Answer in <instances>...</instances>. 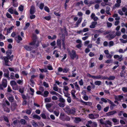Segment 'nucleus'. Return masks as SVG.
Masks as SVG:
<instances>
[{"mask_svg": "<svg viewBox=\"0 0 127 127\" xmlns=\"http://www.w3.org/2000/svg\"><path fill=\"white\" fill-rule=\"evenodd\" d=\"M29 44L30 46L24 45V48L28 51H30L33 49H35L39 45V42L38 40H32Z\"/></svg>", "mask_w": 127, "mask_h": 127, "instance_id": "1", "label": "nucleus"}, {"mask_svg": "<svg viewBox=\"0 0 127 127\" xmlns=\"http://www.w3.org/2000/svg\"><path fill=\"white\" fill-rule=\"evenodd\" d=\"M65 109L66 110L65 112L69 115H74L76 112L75 109V108L73 107L70 108L68 106H66Z\"/></svg>", "mask_w": 127, "mask_h": 127, "instance_id": "2", "label": "nucleus"}, {"mask_svg": "<svg viewBox=\"0 0 127 127\" xmlns=\"http://www.w3.org/2000/svg\"><path fill=\"white\" fill-rule=\"evenodd\" d=\"M68 53L71 59L74 60L75 58H76V59H78V56L76 54L75 50H72L71 51L69 50L68 51Z\"/></svg>", "mask_w": 127, "mask_h": 127, "instance_id": "3", "label": "nucleus"}, {"mask_svg": "<svg viewBox=\"0 0 127 127\" xmlns=\"http://www.w3.org/2000/svg\"><path fill=\"white\" fill-rule=\"evenodd\" d=\"M60 97L59 99V101L60 102L58 105L59 106L61 107H63L65 106V100L61 96H59Z\"/></svg>", "mask_w": 127, "mask_h": 127, "instance_id": "4", "label": "nucleus"}, {"mask_svg": "<svg viewBox=\"0 0 127 127\" xmlns=\"http://www.w3.org/2000/svg\"><path fill=\"white\" fill-rule=\"evenodd\" d=\"M60 119L63 121H69L70 120V117L68 116L65 115L64 114H61L60 117Z\"/></svg>", "mask_w": 127, "mask_h": 127, "instance_id": "5", "label": "nucleus"}, {"mask_svg": "<svg viewBox=\"0 0 127 127\" xmlns=\"http://www.w3.org/2000/svg\"><path fill=\"white\" fill-rule=\"evenodd\" d=\"M8 11L11 14H14L16 15H18L19 13L16 11V9L12 7H11L8 9Z\"/></svg>", "mask_w": 127, "mask_h": 127, "instance_id": "6", "label": "nucleus"}, {"mask_svg": "<svg viewBox=\"0 0 127 127\" xmlns=\"http://www.w3.org/2000/svg\"><path fill=\"white\" fill-rule=\"evenodd\" d=\"M5 72L4 74V77L7 78L8 80H9L10 79V77L9 76V71L7 69H6L4 71Z\"/></svg>", "mask_w": 127, "mask_h": 127, "instance_id": "7", "label": "nucleus"}, {"mask_svg": "<svg viewBox=\"0 0 127 127\" xmlns=\"http://www.w3.org/2000/svg\"><path fill=\"white\" fill-rule=\"evenodd\" d=\"M2 59L4 60L5 62V65L7 66H9L10 65L8 64V63L9 62V58L8 57L6 56H4L2 58Z\"/></svg>", "mask_w": 127, "mask_h": 127, "instance_id": "8", "label": "nucleus"}, {"mask_svg": "<svg viewBox=\"0 0 127 127\" xmlns=\"http://www.w3.org/2000/svg\"><path fill=\"white\" fill-rule=\"evenodd\" d=\"M17 104L16 102L13 103L12 104V105L11 107V110L12 111H14L16 109Z\"/></svg>", "mask_w": 127, "mask_h": 127, "instance_id": "9", "label": "nucleus"}, {"mask_svg": "<svg viewBox=\"0 0 127 127\" xmlns=\"http://www.w3.org/2000/svg\"><path fill=\"white\" fill-rule=\"evenodd\" d=\"M123 98V96L121 95L115 96V99L116 100L118 101H120Z\"/></svg>", "mask_w": 127, "mask_h": 127, "instance_id": "10", "label": "nucleus"}, {"mask_svg": "<svg viewBox=\"0 0 127 127\" xmlns=\"http://www.w3.org/2000/svg\"><path fill=\"white\" fill-rule=\"evenodd\" d=\"M7 81L6 79H3L2 81V85L4 88H5L7 86Z\"/></svg>", "mask_w": 127, "mask_h": 127, "instance_id": "11", "label": "nucleus"}, {"mask_svg": "<svg viewBox=\"0 0 127 127\" xmlns=\"http://www.w3.org/2000/svg\"><path fill=\"white\" fill-rule=\"evenodd\" d=\"M53 105L52 103H48L46 105V109L50 112H52L51 109H49Z\"/></svg>", "mask_w": 127, "mask_h": 127, "instance_id": "12", "label": "nucleus"}, {"mask_svg": "<svg viewBox=\"0 0 127 127\" xmlns=\"http://www.w3.org/2000/svg\"><path fill=\"white\" fill-rule=\"evenodd\" d=\"M91 19H93L94 21H97L98 19V17L95 16V15L94 13L92 14L91 16Z\"/></svg>", "mask_w": 127, "mask_h": 127, "instance_id": "13", "label": "nucleus"}, {"mask_svg": "<svg viewBox=\"0 0 127 127\" xmlns=\"http://www.w3.org/2000/svg\"><path fill=\"white\" fill-rule=\"evenodd\" d=\"M35 9L34 6L33 5L31 6V9L30 10V14H34L35 12Z\"/></svg>", "mask_w": 127, "mask_h": 127, "instance_id": "14", "label": "nucleus"}, {"mask_svg": "<svg viewBox=\"0 0 127 127\" xmlns=\"http://www.w3.org/2000/svg\"><path fill=\"white\" fill-rule=\"evenodd\" d=\"M105 76H103L101 75H99L98 76H95L94 79H99L101 78L103 80H105V79H104L105 78Z\"/></svg>", "mask_w": 127, "mask_h": 127, "instance_id": "15", "label": "nucleus"}, {"mask_svg": "<svg viewBox=\"0 0 127 127\" xmlns=\"http://www.w3.org/2000/svg\"><path fill=\"white\" fill-rule=\"evenodd\" d=\"M97 23L96 22H93L91 23V25L90 26V28H94L95 27V25H97Z\"/></svg>", "mask_w": 127, "mask_h": 127, "instance_id": "16", "label": "nucleus"}, {"mask_svg": "<svg viewBox=\"0 0 127 127\" xmlns=\"http://www.w3.org/2000/svg\"><path fill=\"white\" fill-rule=\"evenodd\" d=\"M117 113V111L113 110L109 112L106 113V115L107 116H109L111 115H113V114Z\"/></svg>", "mask_w": 127, "mask_h": 127, "instance_id": "17", "label": "nucleus"}, {"mask_svg": "<svg viewBox=\"0 0 127 127\" xmlns=\"http://www.w3.org/2000/svg\"><path fill=\"white\" fill-rule=\"evenodd\" d=\"M115 36L116 35L115 34V32H112L109 33L108 35V37H109L111 39H113L115 37Z\"/></svg>", "mask_w": 127, "mask_h": 127, "instance_id": "18", "label": "nucleus"}, {"mask_svg": "<svg viewBox=\"0 0 127 127\" xmlns=\"http://www.w3.org/2000/svg\"><path fill=\"white\" fill-rule=\"evenodd\" d=\"M115 78V76H111L109 77H108L107 76H105V78H104V79H105V80L108 79L109 80H114Z\"/></svg>", "mask_w": 127, "mask_h": 127, "instance_id": "19", "label": "nucleus"}, {"mask_svg": "<svg viewBox=\"0 0 127 127\" xmlns=\"http://www.w3.org/2000/svg\"><path fill=\"white\" fill-rule=\"evenodd\" d=\"M82 18H79L77 21L76 22L75 25L76 27H78L79 25L81 22L82 20Z\"/></svg>", "mask_w": 127, "mask_h": 127, "instance_id": "20", "label": "nucleus"}, {"mask_svg": "<svg viewBox=\"0 0 127 127\" xmlns=\"http://www.w3.org/2000/svg\"><path fill=\"white\" fill-rule=\"evenodd\" d=\"M122 10L124 12V15L126 16H127V8L124 7L122 8Z\"/></svg>", "mask_w": 127, "mask_h": 127, "instance_id": "21", "label": "nucleus"}, {"mask_svg": "<svg viewBox=\"0 0 127 127\" xmlns=\"http://www.w3.org/2000/svg\"><path fill=\"white\" fill-rule=\"evenodd\" d=\"M18 120H16L14 121L12 123H11V125L13 126V127H15V126L18 125Z\"/></svg>", "mask_w": 127, "mask_h": 127, "instance_id": "22", "label": "nucleus"}, {"mask_svg": "<svg viewBox=\"0 0 127 127\" xmlns=\"http://www.w3.org/2000/svg\"><path fill=\"white\" fill-rule=\"evenodd\" d=\"M10 84L12 87L15 86V85H17V84L16 82L14 80H12L10 81Z\"/></svg>", "mask_w": 127, "mask_h": 127, "instance_id": "23", "label": "nucleus"}, {"mask_svg": "<svg viewBox=\"0 0 127 127\" xmlns=\"http://www.w3.org/2000/svg\"><path fill=\"white\" fill-rule=\"evenodd\" d=\"M107 100L108 101V102L109 104H111L110 106H116V105L113 103V102L111 101V100L108 99H107Z\"/></svg>", "mask_w": 127, "mask_h": 127, "instance_id": "24", "label": "nucleus"}, {"mask_svg": "<svg viewBox=\"0 0 127 127\" xmlns=\"http://www.w3.org/2000/svg\"><path fill=\"white\" fill-rule=\"evenodd\" d=\"M74 84L75 85L76 89V90L80 91V88L77 84V82H76L75 83H74Z\"/></svg>", "mask_w": 127, "mask_h": 127, "instance_id": "25", "label": "nucleus"}, {"mask_svg": "<svg viewBox=\"0 0 127 127\" xmlns=\"http://www.w3.org/2000/svg\"><path fill=\"white\" fill-rule=\"evenodd\" d=\"M12 53L11 50H8L6 51V56L7 57H9V56H10Z\"/></svg>", "mask_w": 127, "mask_h": 127, "instance_id": "26", "label": "nucleus"}, {"mask_svg": "<svg viewBox=\"0 0 127 127\" xmlns=\"http://www.w3.org/2000/svg\"><path fill=\"white\" fill-rule=\"evenodd\" d=\"M8 99L9 101L11 103L13 102L14 101V97L13 95H12L11 96L9 97Z\"/></svg>", "mask_w": 127, "mask_h": 127, "instance_id": "27", "label": "nucleus"}, {"mask_svg": "<svg viewBox=\"0 0 127 127\" xmlns=\"http://www.w3.org/2000/svg\"><path fill=\"white\" fill-rule=\"evenodd\" d=\"M75 91L73 90H72L71 92V94L72 95V96L74 98H75L76 97V96L75 94Z\"/></svg>", "mask_w": 127, "mask_h": 127, "instance_id": "28", "label": "nucleus"}, {"mask_svg": "<svg viewBox=\"0 0 127 127\" xmlns=\"http://www.w3.org/2000/svg\"><path fill=\"white\" fill-rule=\"evenodd\" d=\"M14 26H12L10 28H8L7 30V33H10L11 32L12 29L14 28Z\"/></svg>", "mask_w": 127, "mask_h": 127, "instance_id": "29", "label": "nucleus"}, {"mask_svg": "<svg viewBox=\"0 0 127 127\" xmlns=\"http://www.w3.org/2000/svg\"><path fill=\"white\" fill-rule=\"evenodd\" d=\"M69 70V68L65 67L63 69V72L64 73H66Z\"/></svg>", "mask_w": 127, "mask_h": 127, "instance_id": "30", "label": "nucleus"}, {"mask_svg": "<svg viewBox=\"0 0 127 127\" xmlns=\"http://www.w3.org/2000/svg\"><path fill=\"white\" fill-rule=\"evenodd\" d=\"M49 94V92L47 91H44V95H43L42 96L44 97H47L48 96V95Z\"/></svg>", "mask_w": 127, "mask_h": 127, "instance_id": "31", "label": "nucleus"}, {"mask_svg": "<svg viewBox=\"0 0 127 127\" xmlns=\"http://www.w3.org/2000/svg\"><path fill=\"white\" fill-rule=\"evenodd\" d=\"M126 72V71L122 70L120 73V76L121 77H124Z\"/></svg>", "mask_w": 127, "mask_h": 127, "instance_id": "32", "label": "nucleus"}, {"mask_svg": "<svg viewBox=\"0 0 127 127\" xmlns=\"http://www.w3.org/2000/svg\"><path fill=\"white\" fill-rule=\"evenodd\" d=\"M51 93L52 94V95H55L58 96L59 97V96H61V95L59 94L58 93H56L55 91H52Z\"/></svg>", "mask_w": 127, "mask_h": 127, "instance_id": "33", "label": "nucleus"}, {"mask_svg": "<svg viewBox=\"0 0 127 127\" xmlns=\"http://www.w3.org/2000/svg\"><path fill=\"white\" fill-rule=\"evenodd\" d=\"M51 101V99L50 97L46 98L44 99V101L45 102H50Z\"/></svg>", "mask_w": 127, "mask_h": 127, "instance_id": "34", "label": "nucleus"}, {"mask_svg": "<svg viewBox=\"0 0 127 127\" xmlns=\"http://www.w3.org/2000/svg\"><path fill=\"white\" fill-rule=\"evenodd\" d=\"M12 87V89L14 90H18L19 89V86L18 85Z\"/></svg>", "mask_w": 127, "mask_h": 127, "instance_id": "35", "label": "nucleus"}, {"mask_svg": "<svg viewBox=\"0 0 127 127\" xmlns=\"http://www.w3.org/2000/svg\"><path fill=\"white\" fill-rule=\"evenodd\" d=\"M61 40H57V45L60 47H61Z\"/></svg>", "mask_w": 127, "mask_h": 127, "instance_id": "36", "label": "nucleus"}, {"mask_svg": "<svg viewBox=\"0 0 127 127\" xmlns=\"http://www.w3.org/2000/svg\"><path fill=\"white\" fill-rule=\"evenodd\" d=\"M83 98L84 100L86 101L88 100L89 99L88 96L85 94L84 95Z\"/></svg>", "mask_w": 127, "mask_h": 127, "instance_id": "37", "label": "nucleus"}, {"mask_svg": "<svg viewBox=\"0 0 127 127\" xmlns=\"http://www.w3.org/2000/svg\"><path fill=\"white\" fill-rule=\"evenodd\" d=\"M24 8V6L22 5H20V6H19L18 8L19 10L20 11L22 12L23 11V10Z\"/></svg>", "mask_w": 127, "mask_h": 127, "instance_id": "38", "label": "nucleus"}, {"mask_svg": "<svg viewBox=\"0 0 127 127\" xmlns=\"http://www.w3.org/2000/svg\"><path fill=\"white\" fill-rule=\"evenodd\" d=\"M89 118L91 119H95V118L94 117V115L92 114H90L89 115Z\"/></svg>", "mask_w": 127, "mask_h": 127, "instance_id": "39", "label": "nucleus"}, {"mask_svg": "<svg viewBox=\"0 0 127 127\" xmlns=\"http://www.w3.org/2000/svg\"><path fill=\"white\" fill-rule=\"evenodd\" d=\"M36 17L35 15L33 14H30V18L31 19H34Z\"/></svg>", "mask_w": 127, "mask_h": 127, "instance_id": "40", "label": "nucleus"}, {"mask_svg": "<svg viewBox=\"0 0 127 127\" xmlns=\"http://www.w3.org/2000/svg\"><path fill=\"white\" fill-rule=\"evenodd\" d=\"M44 6V3H41L39 5V7L40 9L41 10H42L43 9Z\"/></svg>", "mask_w": 127, "mask_h": 127, "instance_id": "41", "label": "nucleus"}, {"mask_svg": "<svg viewBox=\"0 0 127 127\" xmlns=\"http://www.w3.org/2000/svg\"><path fill=\"white\" fill-rule=\"evenodd\" d=\"M75 121L76 122V123H78L81 121V119L80 118L78 117L75 118Z\"/></svg>", "mask_w": 127, "mask_h": 127, "instance_id": "42", "label": "nucleus"}, {"mask_svg": "<svg viewBox=\"0 0 127 127\" xmlns=\"http://www.w3.org/2000/svg\"><path fill=\"white\" fill-rule=\"evenodd\" d=\"M95 84L96 85H100L101 84V82L99 81H96L95 82Z\"/></svg>", "mask_w": 127, "mask_h": 127, "instance_id": "43", "label": "nucleus"}, {"mask_svg": "<svg viewBox=\"0 0 127 127\" xmlns=\"http://www.w3.org/2000/svg\"><path fill=\"white\" fill-rule=\"evenodd\" d=\"M4 109V111H5L6 112H7L8 113H9L10 112V110L7 107H5L4 108H3Z\"/></svg>", "mask_w": 127, "mask_h": 127, "instance_id": "44", "label": "nucleus"}, {"mask_svg": "<svg viewBox=\"0 0 127 127\" xmlns=\"http://www.w3.org/2000/svg\"><path fill=\"white\" fill-rule=\"evenodd\" d=\"M33 117L34 118L37 119L38 120H40L41 119V117L37 115H34L33 116Z\"/></svg>", "mask_w": 127, "mask_h": 127, "instance_id": "45", "label": "nucleus"}, {"mask_svg": "<svg viewBox=\"0 0 127 127\" xmlns=\"http://www.w3.org/2000/svg\"><path fill=\"white\" fill-rule=\"evenodd\" d=\"M54 86H55L53 88V90L56 91H58V86H56V84H55L54 85Z\"/></svg>", "mask_w": 127, "mask_h": 127, "instance_id": "46", "label": "nucleus"}, {"mask_svg": "<svg viewBox=\"0 0 127 127\" xmlns=\"http://www.w3.org/2000/svg\"><path fill=\"white\" fill-rule=\"evenodd\" d=\"M10 79H15L14 78V73L13 72H11L10 75Z\"/></svg>", "mask_w": 127, "mask_h": 127, "instance_id": "47", "label": "nucleus"}, {"mask_svg": "<svg viewBox=\"0 0 127 127\" xmlns=\"http://www.w3.org/2000/svg\"><path fill=\"white\" fill-rule=\"evenodd\" d=\"M44 86L46 88H48L49 87L48 84L45 82H43Z\"/></svg>", "mask_w": 127, "mask_h": 127, "instance_id": "48", "label": "nucleus"}, {"mask_svg": "<svg viewBox=\"0 0 127 127\" xmlns=\"http://www.w3.org/2000/svg\"><path fill=\"white\" fill-rule=\"evenodd\" d=\"M31 112L32 110L30 109H27L26 112V113L29 115H30Z\"/></svg>", "mask_w": 127, "mask_h": 127, "instance_id": "49", "label": "nucleus"}, {"mask_svg": "<svg viewBox=\"0 0 127 127\" xmlns=\"http://www.w3.org/2000/svg\"><path fill=\"white\" fill-rule=\"evenodd\" d=\"M112 121L114 123H116L118 122V124H119V120H117L116 118H114L112 119Z\"/></svg>", "mask_w": 127, "mask_h": 127, "instance_id": "50", "label": "nucleus"}, {"mask_svg": "<svg viewBox=\"0 0 127 127\" xmlns=\"http://www.w3.org/2000/svg\"><path fill=\"white\" fill-rule=\"evenodd\" d=\"M122 10V11L121 9H119L118 10V12L119 14L122 16L124 14V13L123 12Z\"/></svg>", "mask_w": 127, "mask_h": 127, "instance_id": "51", "label": "nucleus"}, {"mask_svg": "<svg viewBox=\"0 0 127 127\" xmlns=\"http://www.w3.org/2000/svg\"><path fill=\"white\" fill-rule=\"evenodd\" d=\"M8 57L9 58V59L11 61H12L13 59L14 56L13 55H12L11 56H9Z\"/></svg>", "mask_w": 127, "mask_h": 127, "instance_id": "52", "label": "nucleus"}, {"mask_svg": "<svg viewBox=\"0 0 127 127\" xmlns=\"http://www.w3.org/2000/svg\"><path fill=\"white\" fill-rule=\"evenodd\" d=\"M30 91L32 92V93H30L31 95H33L34 91L33 89L31 88L30 89Z\"/></svg>", "mask_w": 127, "mask_h": 127, "instance_id": "53", "label": "nucleus"}, {"mask_svg": "<svg viewBox=\"0 0 127 127\" xmlns=\"http://www.w3.org/2000/svg\"><path fill=\"white\" fill-rule=\"evenodd\" d=\"M44 18L47 20L49 21L51 17L50 16H46L44 17Z\"/></svg>", "mask_w": 127, "mask_h": 127, "instance_id": "54", "label": "nucleus"}, {"mask_svg": "<svg viewBox=\"0 0 127 127\" xmlns=\"http://www.w3.org/2000/svg\"><path fill=\"white\" fill-rule=\"evenodd\" d=\"M3 118L5 121L8 123L9 122L8 119L7 117L4 116H3Z\"/></svg>", "mask_w": 127, "mask_h": 127, "instance_id": "55", "label": "nucleus"}, {"mask_svg": "<svg viewBox=\"0 0 127 127\" xmlns=\"http://www.w3.org/2000/svg\"><path fill=\"white\" fill-rule=\"evenodd\" d=\"M44 10L48 12H50V10L49 8L46 6H45L44 7Z\"/></svg>", "mask_w": 127, "mask_h": 127, "instance_id": "56", "label": "nucleus"}, {"mask_svg": "<svg viewBox=\"0 0 127 127\" xmlns=\"http://www.w3.org/2000/svg\"><path fill=\"white\" fill-rule=\"evenodd\" d=\"M20 122L22 123V124L23 125H25L26 123L25 120L24 119H21L20 120Z\"/></svg>", "mask_w": 127, "mask_h": 127, "instance_id": "57", "label": "nucleus"}, {"mask_svg": "<svg viewBox=\"0 0 127 127\" xmlns=\"http://www.w3.org/2000/svg\"><path fill=\"white\" fill-rule=\"evenodd\" d=\"M6 16L8 18H12L11 15L8 12L6 13Z\"/></svg>", "mask_w": 127, "mask_h": 127, "instance_id": "58", "label": "nucleus"}, {"mask_svg": "<svg viewBox=\"0 0 127 127\" xmlns=\"http://www.w3.org/2000/svg\"><path fill=\"white\" fill-rule=\"evenodd\" d=\"M96 107L98 111H100L101 110V107L99 104H98Z\"/></svg>", "mask_w": 127, "mask_h": 127, "instance_id": "59", "label": "nucleus"}, {"mask_svg": "<svg viewBox=\"0 0 127 127\" xmlns=\"http://www.w3.org/2000/svg\"><path fill=\"white\" fill-rule=\"evenodd\" d=\"M12 91V90L10 87L9 86H8L7 90V92L9 93H11Z\"/></svg>", "mask_w": 127, "mask_h": 127, "instance_id": "60", "label": "nucleus"}, {"mask_svg": "<svg viewBox=\"0 0 127 127\" xmlns=\"http://www.w3.org/2000/svg\"><path fill=\"white\" fill-rule=\"evenodd\" d=\"M122 90L125 93L127 92V87H123L122 88Z\"/></svg>", "mask_w": 127, "mask_h": 127, "instance_id": "61", "label": "nucleus"}, {"mask_svg": "<svg viewBox=\"0 0 127 127\" xmlns=\"http://www.w3.org/2000/svg\"><path fill=\"white\" fill-rule=\"evenodd\" d=\"M109 46L110 47L113 46L114 45V43L112 41H111L109 42Z\"/></svg>", "mask_w": 127, "mask_h": 127, "instance_id": "62", "label": "nucleus"}, {"mask_svg": "<svg viewBox=\"0 0 127 127\" xmlns=\"http://www.w3.org/2000/svg\"><path fill=\"white\" fill-rule=\"evenodd\" d=\"M89 29L88 28H85L83 29L82 30L83 32H88L89 31Z\"/></svg>", "mask_w": 127, "mask_h": 127, "instance_id": "63", "label": "nucleus"}, {"mask_svg": "<svg viewBox=\"0 0 127 127\" xmlns=\"http://www.w3.org/2000/svg\"><path fill=\"white\" fill-rule=\"evenodd\" d=\"M97 126V124L96 123L94 122L92 124V127H96Z\"/></svg>", "mask_w": 127, "mask_h": 127, "instance_id": "64", "label": "nucleus"}]
</instances>
